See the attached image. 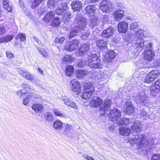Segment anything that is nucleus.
Instances as JSON below:
<instances>
[{"label":"nucleus","mask_w":160,"mask_h":160,"mask_svg":"<svg viewBox=\"0 0 160 160\" xmlns=\"http://www.w3.org/2000/svg\"><path fill=\"white\" fill-rule=\"evenodd\" d=\"M72 15L71 12H67L64 14V15L63 16V18L64 19H66L68 20V19H70L72 17Z\"/></svg>","instance_id":"nucleus-52"},{"label":"nucleus","mask_w":160,"mask_h":160,"mask_svg":"<svg viewBox=\"0 0 160 160\" xmlns=\"http://www.w3.org/2000/svg\"><path fill=\"white\" fill-rule=\"evenodd\" d=\"M84 88L85 91H92L93 92L94 91V87L89 83L85 84L84 85Z\"/></svg>","instance_id":"nucleus-39"},{"label":"nucleus","mask_w":160,"mask_h":160,"mask_svg":"<svg viewBox=\"0 0 160 160\" xmlns=\"http://www.w3.org/2000/svg\"><path fill=\"white\" fill-rule=\"evenodd\" d=\"M73 68L72 66H68L66 70V75L67 76H70L73 73Z\"/></svg>","instance_id":"nucleus-43"},{"label":"nucleus","mask_w":160,"mask_h":160,"mask_svg":"<svg viewBox=\"0 0 160 160\" xmlns=\"http://www.w3.org/2000/svg\"><path fill=\"white\" fill-rule=\"evenodd\" d=\"M2 5L4 8L8 12H11L12 10V6L9 0H2Z\"/></svg>","instance_id":"nucleus-25"},{"label":"nucleus","mask_w":160,"mask_h":160,"mask_svg":"<svg viewBox=\"0 0 160 160\" xmlns=\"http://www.w3.org/2000/svg\"><path fill=\"white\" fill-rule=\"evenodd\" d=\"M87 72L82 70H78L76 71V75L78 78H81L85 76Z\"/></svg>","instance_id":"nucleus-38"},{"label":"nucleus","mask_w":160,"mask_h":160,"mask_svg":"<svg viewBox=\"0 0 160 160\" xmlns=\"http://www.w3.org/2000/svg\"><path fill=\"white\" fill-rule=\"evenodd\" d=\"M116 55V53L114 51H110L105 55L103 60L107 62H110L115 58Z\"/></svg>","instance_id":"nucleus-19"},{"label":"nucleus","mask_w":160,"mask_h":160,"mask_svg":"<svg viewBox=\"0 0 160 160\" xmlns=\"http://www.w3.org/2000/svg\"><path fill=\"white\" fill-rule=\"evenodd\" d=\"M144 31L142 29H139L134 32L133 35H129V37L132 39H134L136 40V47L137 48H140V50L142 49V48L144 47V43L145 40L143 38L144 37Z\"/></svg>","instance_id":"nucleus-4"},{"label":"nucleus","mask_w":160,"mask_h":160,"mask_svg":"<svg viewBox=\"0 0 160 160\" xmlns=\"http://www.w3.org/2000/svg\"><path fill=\"white\" fill-rule=\"evenodd\" d=\"M145 42L144 43V46H146V49L145 50H147L148 49V50L149 49L152 50V43L149 42L148 43V42L145 41Z\"/></svg>","instance_id":"nucleus-51"},{"label":"nucleus","mask_w":160,"mask_h":160,"mask_svg":"<svg viewBox=\"0 0 160 160\" xmlns=\"http://www.w3.org/2000/svg\"><path fill=\"white\" fill-rule=\"evenodd\" d=\"M100 74L98 73L97 72H95L92 75V77L94 79H98L100 78L99 77Z\"/></svg>","instance_id":"nucleus-60"},{"label":"nucleus","mask_w":160,"mask_h":160,"mask_svg":"<svg viewBox=\"0 0 160 160\" xmlns=\"http://www.w3.org/2000/svg\"><path fill=\"white\" fill-rule=\"evenodd\" d=\"M131 133L130 129L129 128L124 127H121L119 129V134L121 135L127 136Z\"/></svg>","instance_id":"nucleus-26"},{"label":"nucleus","mask_w":160,"mask_h":160,"mask_svg":"<svg viewBox=\"0 0 160 160\" xmlns=\"http://www.w3.org/2000/svg\"><path fill=\"white\" fill-rule=\"evenodd\" d=\"M88 64L90 68L94 69L99 68L101 65L100 60L96 54H92L88 57Z\"/></svg>","instance_id":"nucleus-5"},{"label":"nucleus","mask_w":160,"mask_h":160,"mask_svg":"<svg viewBox=\"0 0 160 160\" xmlns=\"http://www.w3.org/2000/svg\"><path fill=\"white\" fill-rule=\"evenodd\" d=\"M97 47L100 49L103 50L107 49V42L103 40H98L96 42Z\"/></svg>","instance_id":"nucleus-28"},{"label":"nucleus","mask_w":160,"mask_h":160,"mask_svg":"<svg viewBox=\"0 0 160 160\" xmlns=\"http://www.w3.org/2000/svg\"><path fill=\"white\" fill-rule=\"evenodd\" d=\"M154 87L157 89L160 90V82L159 80L156 81L154 85L152 86Z\"/></svg>","instance_id":"nucleus-58"},{"label":"nucleus","mask_w":160,"mask_h":160,"mask_svg":"<svg viewBox=\"0 0 160 160\" xmlns=\"http://www.w3.org/2000/svg\"><path fill=\"white\" fill-rule=\"evenodd\" d=\"M121 112L117 109H114L111 110L109 114V120L112 122H118L121 118Z\"/></svg>","instance_id":"nucleus-8"},{"label":"nucleus","mask_w":160,"mask_h":160,"mask_svg":"<svg viewBox=\"0 0 160 160\" xmlns=\"http://www.w3.org/2000/svg\"><path fill=\"white\" fill-rule=\"evenodd\" d=\"M6 32L5 28L4 26L1 25L0 26V35L4 34Z\"/></svg>","instance_id":"nucleus-56"},{"label":"nucleus","mask_w":160,"mask_h":160,"mask_svg":"<svg viewBox=\"0 0 160 160\" xmlns=\"http://www.w3.org/2000/svg\"><path fill=\"white\" fill-rule=\"evenodd\" d=\"M19 73L25 78L27 79L30 80L31 81H35L34 77L29 72L23 71L21 69H18Z\"/></svg>","instance_id":"nucleus-20"},{"label":"nucleus","mask_w":160,"mask_h":160,"mask_svg":"<svg viewBox=\"0 0 160 160\" xmlns=\"http://www.w3.org/2000/svg\"><path fill=\"white\" fill-rule=\"evenodd\" d=\"M139 115L142 117L146 118L147 113L143 110H141L139 112Z\"/></svg>","instance_id":"nucleus-53"},{"label":"nucleus","mask_w":160,"mask_h":160,"mask_svg":"<svg viewBox=\"0 0 160 160\" xmlns=\"http://www.w3.org/2000/svg\"><path fill=\"white\" fill-rule=\"evenodd\" d=\"M6 55L7 58H11L12 57H14V55L10 52H6Z\"/></svg>","instance_id":"nucleus-64"},{"label":"nucleus","mask_w":160,"mask_h":160,"mask_svg":"<svg viewBox=\"0 0 160 160\" xmlns=\"http://www.w3.org/2000/svg\"><path fill=\"white\" fill-rule=\"evenodd\" d=\"M133 106L130 102H127L124 106V112L128 114H130L134 112Z\"/></svg>","instance_id":"nucleus-21"},{"label":"nucleus","mask_w":160,"mask_h":160,"mask_svg":"<svg viewBox=\"0 0 160 160\" xmlns=\"http://www.w3.org/2000/svg\"><path fill=\"white\" fill-rule=\"evenodd\" d=\"M72 9L74 11H78L81 9L82 6V3L78 1H74L71 3Z\"/></svg>","instance_id":"nucleus-27"},{"label":"nucleus","mask_w":160,"mask_h":160,"mask_svg":"<svg viewBox=\"0 0 160 160\" xmlns=\"http://www.w3.org/2000/svg\"><path fill=\"white\" fill-rule=\"evenodd\" d=\"M54 12L53 11L49 12L47 13L45 17L43 18L44 21L47 23H48L54 17Z\"/></svg>","instance_id":"nucleus-31"},{"label":"nucleus","mask_w":160,"mask_h":160,"mask_svg":"<svg viewBox=\"0 0 160 160\" xmlns=\"http://www.w3.org/2000/svg\"><path fill=\"white\" fill-rule=\"evenodd\" d=\"M143 54L144 59L149 61L153 60L155 55L154 51L150 49L148 50V49L145 50Z\"/></svg>","instance_id":"nucleus-15"},{"label":"nucleus","mask_w":160,"mask_h":160,"mask_svg":"<svg viewBox=\"0 0 160 160\" xmlns=\"http://www.w3.org/2000/svg\"><path fill=\"white\" fill-rule=\"evenodd\" d=\"M56 4V1L54 0H48L47 2L48 6L49 8L51 9L53 8Z\"/></svg>","instance_id":"nucleus-45"},{"label":"nucleus","mask_w":160,"mask_h":160,"mask_svg":"<svg viewBox=\"0 0 160 160\" xmlns=\"http://www.w3.org/2000/svg\"><path fill=\"white\" fill-rule=\"evenodd\" d=\"M97 19L95 17H94L91 20L90 25L91 27H93L97 25Z\"/></svg>","instance_id":"nucleus-48"},{"label":"nucleus","mask_w":160,"mask_h":160,"mask_svg":"<svg viewBox=\"0 0 160 160\" xmlns=\"http://www.w3.org/2000/svg\"><path fill=\"white\" fill-rule=\"evenodd\" d=\"M72 125L69 124L66 125L65 126V132L66 133H68L72 129Z\"/></svg>","instance_id":"nucleus-54"},{"label":"nucleus","mask_w":160,"mask_h":160,"mask_svg":"<svg viewBox=\"0 0 160 160\" xmlns=\"http://www.w3.org/2000/svg\"><path fill=\"white\" fill-rule=\"evenodd\" d=\"M32 109L36 113L41 114L42 113L44 110V106L43 105L40 103H35L32 105Z\"/></svg>","instance_id":"nucleus-16"},{"label":"nucleus","mask_w":160,"mask_h":160,"mask_svg":"<svg viewBox=\"0 0 160 160\" xmlns=\"http://www.w3.org/2000/svg\"><path fill=\"white\" fill-rule=\"evenodd\" d=\"M65 38L64 37H60L58 36L56 38L55 40V42L56 43H59V44L62 43L65 40Z\"/></svg>","instance_id":"nucleus-46"},{"label":"nucleus","mask_w":160,"mask_h":160,"mask_svg":"<svg viewBox=\"0 0 160 160\" xmlns=\"http://www.w3.org/2000/svg\"><path fill=\"white\" fill-rule=\"evenodd\" d=\"M90 34L89 31H87L85 32H84L81 36L82 39L86 40L90 36Z\"/></svg>","instance_id":"nucleus-50"},{"label":"nucleus","mask_w":160,"mask_h":160,"mask_svg":"<svg viewBox=\"0 0 160 160\" xmlns=\"http://www.w3.org/2000/svg\"><path fill=\"white\" fill-rule=\"evenodd\" d=\"M144 31L142 29H139L134 32L133 35H129V37L132 39H134L136 40V47L137 48H140V50L142 49V48L144 47V43L145 40L143 38L144 37Z\"/></svg>","instance_id":"nucleus-3"},{"label":"nucleus","mask_w":160,"mask_h":160,"mask_svg":"<svg viewBox=\"0 0 160 160\" xmlns=\"http://www.w3.org/2000/svg\"><path fill=\"white\" fill-rule=\"evenodd\" d=\"M60 21L58 17L55 18L52 21L51 25L53 27H58L60 24Z\"/></svg>","instance_id":"nucleus-40"},{"label":"nucleus","mask_w":160,"mask_h":160,"mask_svg":"<svg viewBox=\"0 0 160 160\" xmlns=\"http://www.w3.org/2000/svg\"><path fill=\"white\" fill-rule=\"evenodd\" d=\"M85 9L88 15H89L90 16H93L95 13L96 8L94 6L89 5L87 6Z\"/></svg>","instance_id":"nucleus-32"},{"label":"nucleus","mask_w":160,"mask_h":160,"mask_svg":"<svg viewBox=\"0 0 160 160\" xmlns=\"http://www.w3.org/2000/svg\"><path fill=\"white\" fill-rule=\"evenodd\" d=\"M18 38H19L22 41H24L26 39V36L24 33H19L17 36Z\"/></svg>","instance_id":"nucleus-49"},{"label":"nucleus","mask_w":160,"mask_h":160,"mask_svg":"<svg viewBox=\"0 0 160 160\" xmlns=\"http://www.w3.org/2000/svg\"><path fill=\"white\" fill-rule=\"evenodd\" d=\"M61 99L65 105L68 106H69L74 109H78V107L77 104L71 100L70 99L68 98L66 96L62 97Z\"/></svg>","instance_id":"nucleus-12"},{"label":"nucleus","mask_w":160,"mask_h":160,"mask_svg":"<svg viewBox=\"0 0 160 160\" xmlns=\"http://www.w3.org/2000/svg\"><path fill=\"white\" fill-rule=\"evenodd\" d=\"M124 16V12L121 9H118L115 11L113 13V18L117 21H120Z\"/></svg>","instance_id":"nucleus-18"},{"label":"nucleus","mask_w":160,"mask_h":160,"mask_svg":"<svg viewBox=\"0 0 160 160\" xmlns=\"http://www.w3.org/2000/svg\"><path fill=\"white\" fill-rule=\"evenodd\" d=\"M37 49L38 51H40V53L44 57H47L48 56V54L47 52H46L45 51L43 50H40V48H37Z\"/></svg>","instance_id":"nucleus-55"},{"label":"nucleus","mask_w":160,"mask_h":160,"mask_svg":"<svg viewBox=\"0 0 160 160\" xmlns=\"http://www.w3.org/2000/svg\"><path fill=\"white\" fill-rule=\"evenodd\" d=\"M53 112L55 115L57 117H64L63 114L58 109H54L53 110Z\"/></svg>","instance_id":"nucleus-47"},{"label":"nucleus","mask_w":160,"mask_h":160,"mask_svg":"<svg viewBox=\"0 0 160 160\" xmlns=\"http://www.w3.org/2000/svg\"><path fill=\"white\" fill-rule=\"evenodd\" d=\"M154 64L156 67H160V57L154 62Z\"/></svg>","instance_id":"nucleus-62"},{"label":"nucleus","mask_w":160,"mask_h":160,"mask_svg":"<svg viewBox=\"0 0 160 160\" xmlns=\"http://www.w3.org/2000/svg\"><path fill=\"white\" fill-rule=\"evenodd\" d=\"M151 160H160V156L158 154H155L152 157Z\"/></svg>","instance_id":"nucleus-61"},{"label":"nucleus","mask_w":160,"mask_h":160,"mask_svg":"<svg viewBox=\"0 0 160 160\" xmlns=\"http://www.w3.org/2000/svg\"><path fill=\"white\" fill-rule=\"evenodd\" d=\"M160 90L154 87L151 86L150 88V93L152 96L155 97L160 91Z\"/></svg>","instance_id":"nucleus-42"},{"label":"nucleus","mask_w":160,"mask_h":160,"mask_svg":"<svg viewBox=\"0 0 160 160\" xmlns=\"http://www.w3.org/2000/svg\"><path fill=\"white\" fill-rule=\"evenodd\" d=\"M86 64V62L84 60H82L80 61V62L78 64V67L82 68Z\"/></svg>","instance_id":"nucleus-57"},{"label":"nucleus","mask_w":160,"mask_h":160,"mask_svg":"<svg viewBox=\"0 0 160 160\" xmlns=\"http://www.w3.org/2000/svg\"><path fill=\"white\" fill-rule=\"evenodd\" d=\"M134 136L133 138H129V142L132 144L136 143L138 148L143 151H148L154 148H155L154 145L158 142L157 139L155 138H151L148 141L142 134Z\"/></svg>","instance_id":"nucleus-1"},{"label":"nucleus","mask_w":160,"mask_h":160,"mask_svg":"<svg viewBox=\"0 0 160 160\" xmlns=\"http://www.w3.org/2000/svg\"><path fill=\"white\" fill-rule=\"evenodd\" d=\"M114 31V29L112 28H109L103 31L102 35L105 37L109 38L112 35Z\"/></svg>","instance_id":"nucleus-30"},{"label":"nucleus","mask_w":160,"mask_h":160,"mask_svg":"<svg viewBox=\"0 0 160 160\" xmlns=\"http://www.w3.org/2000/svg\"><path fill=\"white\" fill-rule=\"evenodd\" d=\"M112 102L110 100L107 99L104 101V104L100 108V110L102 112L105 113L109 109Z\"/></svg>","instance_id":"nucleus-22"},{"label":"nucleus","mask_w":160,"mask_h":160,"mask_svg":"<svg viewBox=\"0 0 160 160\" xmlns=\"http://www.w3.org/2000/svg\"><path fill=\"white\" fill-rule=\"evenodd\" d=\"M70 84L71 89L72 92H76L77 94L80 93L81 87L79 82L78 80L72 79L70 81Z\"/></svg>","instance_id":"nucleus-11"},{"label":"nucleus","mask_w":160,"mask_h":160,"mask_svg":"<svg viewBox=\"0 0 160 160\" xmlns=\"http://www.w3.org/2000/svg\"><path fill=\"white\" fill-rule=\"evenodd\" d=\"M141 123L138 121L134 122L131 127V129L133 132H140L141 130Z\"/></svg>","instance_id":"nucleus-24"},{"label":"nucleus","mask_w":160,"mask_h":160,"mask_svg":"<svg viewBox=\"0 0 160 160\" xmlns=\"http://www.w3.org/2000/svg\"><path fill=\"white\" fill-rule=\"evenodd\" d=\"M99 8L102 12L108 13L112 10L114 6L112 3L109 1L103 0L100 4Z\"/></svg>","instance_id":"nucleus-7"},{"label":"nucleus","mask_w":160,"mask_h":160,"mask_svg":"<svg viewBox=\"0 0 160 160\" xmlns=\"http://www.w3.org/2000/svg\"><path fill=\"white\" fill-rule=\"evenodd\" d=\"M62 123L60 120H57L54 121L52 124V127L56 130H59L63 127Z\"/></svg>","instance_id":"nucleus-29"},{"label":"nucleus","mask_w":160,"mask_h":160,"mask_svg":"<svg viewBox=\"0 0 160 160\" xmlns=\"http://www.w3.org/2000/svg\"><path fill=\"white\" fill-rule=\"evenodd\" d=\"M82 157L87 160H94V158L90 156L87 154H84L82 155Z\"/></svg>","instance_id":"nucleus-59"},{"label":"nucleus","mask_w":160,"mask_h":160,"mask_svg":"<svg viewBox=\"0 0 160 160\" xmlns=\"http://www.w3.org/2000/svg\"><path fill=\"white\" fill-rule=\"evenodd\" d=\"M102 103V100L100 97H94L91 100L90 105L94 108H98Z\"/></svg>","instance_id":"nucleus-13"},{"label":"nucleus","mask_w":160,"mask_h":160,"mask_svg":"<svg viewBox=\"0 0 160 160\" xmlns=\"http://www.w3.org/2000/svg\"><path fill=\"white\" fill-rule=\"evenodd\" d=\"M68 8L67 3H62L61 6H58L56 11L57 14L60 15L64 13Z\"/></svg>","instance_id":"nucleus-23"},{"label":"nucleus","mask_w":160,"mask_h":160,"mask_svg":"<svg viewBox=\"0 0 160 160\" xmlns=\"http://www.w3.org/2000/svg\"><path fill=\"white\" fill-rule=\"evenodd\" d=\"M135 98V101L140 102L142 105L148 106L149 105L148 97L145 94L137 95Z\"/></svg>","instance_id":"nucleus-9"},{"label":"nucleus","mask_w":160,"mask_h":160,"mask_svg":"<svg viewBox=\"0 0 160 160\" xmlns=\"http://www.w3.org/2000/svg\"><path fill=\"white\" fill-rule=\"evenodd\" d=\"M44 118L46 122L49 123L52 122L54 120V118L52 114L49 112H46L44 115Z\"/></svg>","instance_id":"nucleus-33"},{"label":"nucleus","mask_w":160,"mask_h":160,"mask_svg":"<svg viewBox=\"0 0 160 160\" xmlns=\"http://www.w3.org/2000/svg\"><path fill=\"white\" fill-rule=\"evenodd\" d=\"M131 123V121L128 119L126 118H121L120 120L117 122V123L118 125H129Z\"/></svg>","instance_id":"nucleus-34"},{"label":"nucleus","mask_w":160,"mask_h":160,"mask_svg":"<svg viewBox=\"0 0 160 160\" xmlns=\"http://www.w3.org/2000/svg\"><path fill=\"white\" fill-rule=\"evenodd\" d=\"M74 60V58L72 57L70 55H67L63 58L62 61L65 63L70 62H73Z\"/></svg>","instance_id":"nucleus-35"},{"label":"nucleus","mask_w":160,"mask_h":160,"mask_svg":"<svg viewBox=\"0 0 160 160\" xmlns=\"http://www.w3.org/2000/svg\"><path fill=\"white\" fill-rule=\"evenodd\" d=\"M80 43L78 40H74L70 41L65 46V49L68 51L72 52L75 50Z\"/></svg>","instance_id":"nucleus-10"},{"label":"nucleus","mask_w":160,"mask_h":160,"mask_svg":"<svg viewBox=\"0 0 160 160\" xmlns=\"http://www.w3.org/2000/svg\"><path fill=\"white\" fill-rule=\"evenodd\" d=\"M27 97V98H25L23 101V104L25 105H27L28 104V103L29 99V96H26Z\"/></svg>","instance_id":"nucleus-63"},{"label":"nucleus","mask_w":160,"mask_h":160,"mask_svg":"<svg viewBox=\"0 0 160 160\" xmlns=\"http://www.w3.org/2000/svg\"><path fill=\"white\" fill-rule=\"evenodd\" d=\"M89 45L87 44L82 45L78 49V53L79 55H84L89 50Z\"/></svg>","instance_id":"nucleus-17"},{"label":"nucleus","mask_w":160,"mask_h":160,"mask_svg":"<svg viewBox=\"0 0 160 160\" xmlns=\"http://www.w3.org/2000/svg\"><path fill=\"white\" fill-rule=\"evenodd\" d=\"M160 73L157 70H152L146 76L142 77L141 81L142 82L149 83L158 78L159 76Z\"/></svg>","instance_id":"nucleus-6"},{"label":"nucleus","mask_w":160,"mask_h":160,"mask_svg":"<svg viewBox=\"0 0 160 160\" xmlns=\"http://www.w3.org/2000/svg\"><path fill=\"white\" fill-rule=\"evenodd\" d=\"M139 27L137 22H132L130 25V29L131 30L135 31L137 30Z\"/></svg>","instance_id":"nucleus-44"},{"label":"nucleus","mask_w":160,"mask_h":160,"mask_svg":"<svg viewBox=\"0 0 160 160\" xmlns=\"http://www.w3.org/2000/svg\"><path fill=\"white\" fill-rule=\"evenodd\" d=\"M86 25V20L82 16L78 14L75 16L68 38H71L76 35L79 31L83 30Z\"/></svg>","instance_id":"nucleus-2"},{"label":"nucleus","mask_w":160,"mask_h":160,"mask_svg":"<svg viewBox=\"0 0 160 160\" xmlns=\"http://www.w3.org/2000/svg\"><path fill=\"white\" fill-rule=\"evenodd\" d=\"M43 0H34L32 2L31 8L32 9H34L40 4Z\"/></svg>","instance_id":"nucleus-41"},{"label":"nucleus","mask_w":160,"mask_h":160,"mask_svg":"<svg viewBox=\"0 0 160 160\" xmlns=\"http://www.w3.org/2000/svg\"><path fill=\"white\" fill-rule=\"evenodd\" d=\"M13 38V36L8 35L1 38H0V43L8 42L11 41Z\"/></svg>","instance_id":"nucleus-37"},{"label":"nucleus","mask_w":160,"mask_h":160,"mask_svg":"<svg viewBox=\"0 0 160 160\" xmlns=\"http://www.w3.org/2000/svg\"><path fill=\"white\" fill-rule=\"evenodd\" d=\"M118 29L119 32L126 33L128 29V23L124 21L120 22L118 25Z\"/></svg>","instance_id":"nucleus-14"},{"label":"nucleus","mask_w":160,"mask_h":160,"mask_svg":"<svg viewBox=\"0 0 160 160\" xmlns=\"http://www.w3.org/2000/svg\"><path fill=\"white\" fill-rule=\"evenodd\" d=\"M85 91L82 94V98L83 99H86L90 98L94 92L92 91Z\"/></svg>","instance_id":"nucleus-36"}]
</instances>
